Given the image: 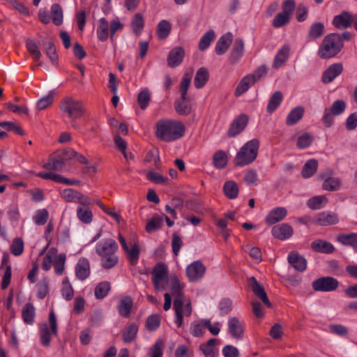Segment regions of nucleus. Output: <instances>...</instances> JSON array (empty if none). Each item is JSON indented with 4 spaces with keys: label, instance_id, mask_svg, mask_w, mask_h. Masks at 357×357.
<instances>
[{
    "label": "nucleus",
    "instance_id": "09e8293b",
    "mask_svg": "<svg viewBox=\"0 0 357 357\" xmlns=\"http://www.w3.org/2000/svg\"><path fill=\"white\" fill-rule=\"evenodd\" d=\"M171 24L167 20L160 21L157 26V34L160 39L166 38L170 33Z\"/></svg>",
    "mask_w": 357,
    "mask_h": 357
},
{
    "label": "nucleus",
    "instance_id": "20e7f679",
    "mask_svg": "<svg viewBox=\"0 0 357 357\" xmlns=\"http://www.w3.org/2000/svg\"><path fill=\"white\" fill-rule=\"evenodd\" d=\"M259 145L258 139L247 142L237 153L234 158L235 165L243 167L254 162L258 155Z\"/></svg>",
    "mask_w": 357,
    "mask_h": 357
},
{
    "label": "nucleus",
    "instance_id": "f8f14e48",
    "mask_svg": "<svg viewBox=\"0 0 357 357\" xmlns=\"http://www.w3.org/2000/svg\"><path fill=\"white\" fill-rule=\"evenodd\" d=\"M248 283L255 296L260 298L264 304L270 307L271 306V303L269 301L264 287L257 282L255 277L250 278Z\"/></svg>",
    "mask_w": 357,
    "mask_h": 357
},
{
    "label": "nucleus",
    "instance_id": "de8ad7c7",
    "mask_svg": "<svg viewBox=\"0 0 357 357\" xmlns=\"http://www.w3.org/2000/svg\"><path fill=\"white\" fill-rule=\"evenodd\" d=\"M215 34L213 30H209L204 34L199 43V49L201 51L206 50L212 41L215 39Z\"/></svg>",
    "mask_w": 357,
    "mask_h": 357
},
{
    "label": "nucleus",
    "instance_id": "9b49d317",
    "mask_svg": "<svg viewBox=\"0 0 357 357\" xmlns=\"http://www.w3.org/2000/svg\"><path fill=\"white\" fill-rule=\"evenodd\" d=\"M343 72V66L341 63H335L328 66L321 76V81L324 84L332 82Z\"/></svg>",
    "mask_w": 357,
    "mask_h": 357
},
{
    "label": "nucleus",
    "instance_id": "e2e57ef3",
    "mask_svg": "<svg viewBox=\"0 0 357 357\" xmlns=\"http://www.w3.org/2000/svg\"><path fill=\"white\" fill-rule=\"evenodd\" d=\"M346 109V103L342 100L334 101L329 109L335 116H339L342 114Z\"/></svg>",
    "mask_w": 357,
    "mask_h": 357
},
{
    "label": "nucleus",
    "instance_id": "37998d69",
    "mask_svg": "<svg viewBox=\"0 0 357 357\" xmlns=\"http://www.w3.org/2000/svg\"><path fill=\"white\" fill-rule=\"evenodd\" d=\"M313 141V135L308 132H305L298 137L296 146L299 149H305L308 148L312 144Z\"/></svg>",
    "mask_w": 357,
    "mask_h": 357
},
{
    "label": "nucleus",
    "instance_id": "0e129e2a",
    "mask_svg": "<svg viewBox=\"0 0 357 357\" xmlns=\"http://www.w3.org/2000/svg\"><path fill=\"white\" fill-rule=\"evenodd\" d=\"M291 17L281 12L278 13L273 20L272 25L275 28H280L286 24H287L290 20Z\"/></svg>",
    "mask_w": 357,
    "mask_h": 357
},
{
    "label": "nucleus",
    "instance_id": "a19ab883",
    "mask_svg": "<svg viewBox=\"0 0 357 357\" xmlns=\"http://www.w3.org/2000/svg\"><path fill=\"white\" fill-rule=\"evenodd\" d=\"M43 167L48 170L61 171L64 167V158L52 157L47 163L43 165Z\"/></svg>",
    "mask_w": 357,
    "mask_h": 357
},
{
    "label": "nucleus",
    "instance_id": "6e6d98bb",
    "mask_svg": "<svg viewBox=\"0 0 357 357\" xmlns=\"http://www.w3.org/2000/svg\"><path fill=\"white\" fill-rule=\"evenodd\" d=\"M326 202L325 196H316L307 202V206L313 210H318L324 206V203Z\"/></svg>",
    "mask_w": 357,
    "mask_h": 357
},
{
    "label": "nucleus",
    "instance_id": "7ed1b4c3",
    "mask_svg": "<svg viewBox=\"0 0 357 357\" xmlns=\"http://www.w3.org/2000/svg\"><path fill=\"white\" fill-rule=\"evenodd\" d=\"M342 50L341 41L337 33L326 35L322 40L317 52L321 59L335 57Z\"/></svg>",
    "mask_w": 357,
    "mask_h": 357
},
{
    "label": "nucleus",
    "instance_id": "2eb2a0df",
    "mask_svg": "<svg viewBox=\"0 0 357 357\" xmlns=\"http://www.w3.org/2000/svg\"><path fill=\"white\" fill-rule=\"evenodd\" d=\"M185 50L181 47H176L173 48L169 53L167 57L168 65L171 68H175L179 66L184 58Z\"/></svg>",
    "mask_w": 357,
    "mask_h": 357
},
{
    "label": "nucleus",
    "instance_id": "ddd939ff",
    "mask_svg": "<svg viewBox=\"0 0 357 357\" xmlns=\"http://www.w3.org/2000/svg\"><path fill=\"white\" fill-rule=\"evenodd\" d=\"M228 331L229 334L236 340H241L243 337V324L236 317H232L228 319Z\"/></svg>",
    "mask_w": 357,
    "mask_h": 357
},
{
    "label": "nucleus",
    "instance_id": "e433bc0d",
    "mask_svg": "<svg viewBox=\"0 0 357 357\" xmlns=\"http://www.w3.org/2000/svg\"><path fill=\"white\" fill-rule=\"evenodd\" d=\"M282 101V94L280 91H275L270 98L268 105L267 112L269 114L273 113L281 104Z\"/></svg>",
    "mask_w": 357,
    "mask_h": 357
},
{
    "label": "nucleus",
    "instance_id": "a18cd8bd",
    "mask_svg": "<svg viewBox=\"0 0 357 357\" xmlns=\"http://www.w3.org/2000/svg\"><path fill=\"white\" fill-rule=\"evenodd\" d=\"M324 32V25L322 22L313 23L308 31V38L316 40L320 38Z\"/></svg>",
    "mask_w": 357,
    "mask_h": 357
},
{
    "label": "nucleus",
    "instance_id": "473e14b6",
    "mask_svg": "<svg viewBox=\"0 0 357 357\" xmlns=\"http://www.w3.org/2000/svg\"><path fill=\"white\" fill-rule=\"evenodd\" d=\"M289 54V47L287 45L282 46L277 52L273 66L278 68L281 67L287 60Z\"/></svg>",
    "mask_w": 357,
    "mask_h": 357
},
{
    "label": "nucleus",
    "instance_id": "4468645a",
    "mask_svg": "<svg viewBox=\"0 0 357 357\" xmlns=\"http://www.w3.org/2000/svg\"><path fill=\"white\" fill-rule=\"evenodd\" d=\"M293 232L294 230L291 226L287 223H282L274 226L271 230L273 236L280 240H286L292 236Z\"/></svg>",
    "mask_w": 357,
    "mask_h": 357
},
{
    "label": "nucleus",
    "instance_id": "5fc2aeb1",
    "mask_svg": "<svg viewBox=\"0 0 357 357\" xmlns=\"http://www.w3.org/2000/svg\"><path fill=\"white\" fill-rule=\"evenodd\" d=\"M40 336L41 344L45 347L49 346L51 341V333L50 328L46 323L43 324L40 326Z\"/></svg>",
    "mask_w": 357,
    "mask_h": 357
},
{
    "label": "nucleus",
    "instance_id": "f257e3e1",
    "mask_svg": "<svg viewBox=\"0 0 357 357\" xmlns=\"http://www.w3.org/2000/svg\"><path fill=\"white\" fill-rule=\"evenodd\" d=\"M185 128L181 121L160 119L155 124V136L166 142L177 140L185 134Z\"/></svg>",
    "mask_w": 357,
    "mask_h": 357
},
{
    "label": "nucleus",
    "instance_id": "393cba45",
    "mask_svg": "<svg viewBox=\"0 0 357 357\" xmlns=\"http://www.w3.org/2000/svg\"><path fill=\"white\" fill-rule=\"evenodd\" d=\"M232 41V35L231 33H227L222 36L218 40L215 51L218 55L224 54L228 50Z\"/></svg>",
    "mask_w": 357,
    "mask_h": 357
},
{
    "label": "nucleus",
    "instance_id": "412c9836",
    "mask_svg": "<svg viewBox=\"0 0 357 357\" xmlns=\"http://www.w3.org/2000/svg\"><path fill=\"white\" fill-rule=\"evenodd\" d=\"M244 51V42L241 38L235 40L229 55L230 62L236 63L243 56Z\"/></svg>",
    "mask_w": 357,
    "mask_h": 357
},
{
    "label": "nucleus",
    "instance_id": "864d4df0",
    "mask_svg": "<svg viewBox=\"0 0 357 357\" xmlns=\"http://www.w3.org/2000/svg\"><path fill=\"white\" fill-rule=\"evenodd\" d=\"M44 50L47 56L50 59L54 62L58 59V54L56 53V47L52 40L43 43Z\"/></svg>",
    "mask_w": 357,
    "mask_h": 357
},
{
    "label": "nucleus",
    "instance_id": "6e6552de",
    "mask_svg": "<svg viewBox=\"0 0 357 357\" xmlns=\"http://www.w3.org/2000/svg\"><path fill=\"white\" fill-rule=\"evenodd\" d=\"M339 286L337 279L331 277H321L312 283V289L315 291L330 292L335 291Z\"/></svg>",
    "mask_w": 357,
    "mask_h": 357
},
{
    "label": "nucleus",
    "instance_id": "72a5a7b5",
    "mask_svg": "<svg viewBox=\"0 0 357 357\" xmlns=\"http://www.w3.org/2000/svg\"><path fill=\"white\" fill-rule=\"evenodd\" d=\"M138 331L137 325L135 323L129 324L123 331L122 339L124 342L130 343L134 341L136 338Z\"/></svg>",
    "mask_w": 357,
    "mask_h": 357
},
{
    "label": "nucleus",
    "instance_id": "6ab92c4d",
    "mask_svg": "<svg viewBox=\"0 0 357 357\" xmlns=\"http://www.w3.org/2000/svg\"><path fill=\"white\" fill-rule=\"evenodd\" d=\"M351 15L347 11H343L335 15L332 22L333 26L338 29L351 27Z\"/></svg>",
    "mask_w": 357,
    "mask_h": 357
},
{
    "label": "nucleus",
    "instance_id": "0eeeda50",
    "mask_svg": "<svg viewBox=\"0 0 357 357\" xmlns=\"http://www.w3.org/2000/svg\"><path fill=\"white\" fill-rule=\"evenodd\" d=\"M173 308L175 311V324L178 328L182 326L184 317H190L192 312L191 302L188 298L174 301Z\"/></svg>",
    "mask_w": 357,
    "mask_h": 357
},
{
    "label": "nucleus",
    "instance_id": "8fccbe9b",
    "mask_svg": "<svg viewBox=\"0 0 357 357\" xmlns=\"http://www.w3.org/2000/svg\"><path fill=\"white\" fill-rule=\"evenodd\" d=\"M79 195V192L73 188L65 189L61 192V197L67 202L77 203Z\"/></svg>",
    "mask_w": 357,
    "mask_h": 357
},
{
    "label": "nucleus",
    "instance_id": "69168bd1",
    "mask_svg": "<svg viewBox=\"0 0 357 357\" xmlns=\"http://www.w3.org/2000/svg\"><path fill=\"white\" fill-rule=\"evenodd\" d=\"M10 251L15 256H20L24 251V242L22 238H17L13 241L10 246Z\"/></svg>",
    "mask_w": 357,
    "mask_h": 357
},
{
    "label": "nucleus",
    "instance_id": "13d9d810",
    "mask_svg": "<svg viewBox=\"0 0 357 357\" xmlns=\"http://www.w3.org/2000/svg\"><path fill=\"white\" fill-rule=\"evenodd\" d=\"M49 218V213L47 209L43 208L38 210L33 217L34 223L37 225H45Z\"/></svg>",
    "mask_w": 357,
    "mask_h": 357
},
{
    "label": "nucleus",
    "instance_id": "c85d7f7f",
    "mask_svg": "<svg viewBox=\"0 0 357 357\" xmlns=\"http://www.w3.org/2000/svg\"><path fill=\"white\" fill-rule=\"evenodd\" d=\"M255 84V80L250 77L248 75L243 77L239 83L238 84L235 91L234 95L236 97H239L243 93H245L246 91H248V89L253 86Z\"/></svg>",
    "mask_w": 357,
    "mask_h": 357
},
{
    "label": "nucleus",
    "instance_id": "052dcab7",
    "mask_svg": "<svg viewBox=\"0 0 357 357\" xmlns=\"http://www.w3.org/2000/svg\"><path fill=\"white\" fill-rule=\"evenodd\" d=\"M150 100V92L147 89L142 90L138 94L137 101L142 109H145L148 107Z\"/></svg>",
    "mask_w": 357,
    "mask_h": 357
},
{
    "label": "nucleus",
    "instance_id": "338daca9",
    "mask_svg": "<svg viewBox=\"0 0 357 357\" xmlns=\"http://www.w3.org/2000/svg\"><path fill=\"white\" fill-rule=\"evenodd\" d=\"M163 342L161 340H158L151 347L149 355L150 357H162Z\"/></svg>",
    "mask_w": 357,
    "mask_h": 357
},
{
    "label": "nucleus",
    "instance_id": "c03bdc74",
    "mask_svg": "<svg viewBox=\"0 0 357 357\" xmlns=\"http://www.w3.org/2000/svg\"><path fill=\"white\" fill-rule=\"evenodd\" d=\"M144 26V21L142 14H135L131 21V27L133 33L139 36Z\"/></svg>",
    "mask_w": 357,
    "mask_h": 357
},
{
    "label": "nucleus",
    "instance_id": "4be33fe9",
    "mask_svg": "<svg viewBox=\"0 0 357 357\" xmlns=\"http://www.w3.org/2000/svg\"><path fill=\"white\" fill-rule=\"evenodd\" d=\"M339 219L336 214L328 212H322L317 216L315 222L320 226H329L335 225Z\"/></svg>",
    "mask_w": 357,
    "mask_h": 357
},
{
    "label": "nucleus",
    "instance_id": "f704fd0d",
    "mask_svg": "<svg viewBox=\"0 0 357 357\" xmlns=\"http://www.w3.org/2000/svg\"><path fill=\"white\" fill-rule=\"evenodd\" d=\"M318 168V162L315 159L307 160L304 165L301 174L303 178H310L317 172Z\"/></svg>",
    "mask_w": 357,
    "mask_h": 357
},
{
    "label": "nucleus",
    "instance_id": "1a4fd4ad",
    "mask_svg": "<svg viewBox=\"0 0 357 357\" xmlns=\"http://www.w3.org/2000/svg\"><path fill=\"white\" fill-rule=\"evenodd\" d=\"M186 275L190 282H197L206 272V267L200 261H195L188 265L185 270Z\"/></svg>",
    "mask_w": 357,
    "mask_h": 357
},
{
    "label": "nucleus",
    "instance_id": "dca6fc26",
    "mask_svg": "<svg viewBox=\"0 0 357 357\" xmlns=\"http://www.w3.org/2000/svg\"><path fill=\"white\" fill-rule=\"evenodd\" d=\"M288 262L298 272H303L306 270V259L296 252H291L289 254Z\"/></svg>",
    "mask_w": 357,
    "mask_h": 357
},
{
    "label": "nucleus",
    "instance_id": "3c124183",
    "mask_svg": "<svg viewBox=\"0 0 357 357\" xmlns=\"http://www.w3.org/2000/svg\"><path fill=\"white\" fill-rule=\"evenodd\" d=\"M340 186V180L336 177H328L323 183L322 188L325 190L335 191Z\"/></svg>",
    "mask_w": 357,
    "mask_h": 357
},
{
    "label": "nucleus",
    "instance_id": "f03ea898",
    "mask_svg": "<svg viewBox=\"0 0 357 357\" xmlns=\"http://www.w3.org/2000/svg\"><path fill=\"white\" fill-rule=\"evenodd\" d=\"M119 246L113 238H105L99 241L96 245V252L100 257L101 266L105 269L114 267L118 261L116 255Z\"/></svg>",
    "mask_w": 357,
    "mask_h": 357
},
{
    "label": "nucleus",
    "instance_id": "aec40b11",
    "mask_svg": "<svg viewBox=\"0 0 357 357\" xmlns=\"http://www.w3.org/2000/svg\"><path fill=\"white\" fill-rule=\"evenodd\" d=\"M175 110L179 115L187 116L192 112V103L188 96H181V98L175 102Z\"/></svg>",
    "mask_w": 357,
    "mask_h": 357
},
{
    "label": "nucleus",
    "instance_id": "79ce46f5",
    "mask_svg": "<svg viewBox=\"0 0 357 357\" xmlns=\"http://www.w3.org/2000/svg\"><path fill=\"white\" fill-rule=\"evenodd\" d=\"M337 241L345 245H350L357 250V234H341L337 236Z\"/></svg>",
    "mask_w": 357,
    "mask_h": 357
},
{
    "label": "nucleus",
    "instance_id": "58836bf2",
    "mask_svg": "<svg viewBox=\"0 0 357 357\" xmlns=\"http://www.w3.org/2000/svg\"><path fill=\"white\" fill-rule=\"evenodd\" d=\"M78 219L84 224H89L93 220L92 211L87 207L79 206L77 208Z\"/></svg>",
    "mask_w": 357,
    "mask_h": 357
},
{
    "label": "nucleus",
    "instance_id": "680f3d73",
    "mask_svg": "<svg viewBox=\"0 0 357 357\" xmlns=\"http://www.w3.org/2000/svg\"><path fill=\"white\" fill-rule=\"evenodd\" d=\"M66 255L60 253L54 261V267L56 274L61 275L65 268Z\"/></svg>",
    "mask_w": 357,
    "mask_h": 357
},
{
    "label": "nucleus",
    "instance_id": "b1692460",
    "mask_svg": "<svg viewBox=\"0 0 357 357\" xmlns=\"http://www.w3.org/2000/svg\"><path fill=\"white\" fill-rule=\"evenodd\" d=\"M312 249L317 252L331 254L335 250L332 243L321 239H317L311 243Z\"/></svg>",
    "mask_w": 357,
    "mask_h": 357
},
{
    "label": "nucleus",
    "instance_id": "603ef678",
    "mask_svg": "<svg viewBox=\"0 0 357 357\" xmlns=\"http://www.w3.org/2000/svg\"><path fill=\"white\" fill-rule=\"evenodd\" d=\"M110 284L108 282H102L95 288V296L98 299L104 298L110 290Z\"/></svg>",
    "mask_w": 357,
    "mask_h": 357
},
{
    "label": "nucleus",
    "instance_id": "bb28decb",
    "mask_svg": "<svg viewBox=\"0 0 357 357\" xmlns=\"http://www.w3.org/2000/svg\"><path fill=\"white\" fill-rule=\"evenodd\" d=\"M96 33L98 40L102 42L106 41L109 38V24L105 17H102L98 20Z\"/></svg>",
    "mask_w": 357,
    "mask_h": 357
},
{
    "label": "nucleus",
    "instance_id": "423d86ee",
    "mask_svg": "<svg viewBox=\"0 0 357 357\" xmlns=\"http://www.w3.org/2000/svg\"><path fill=\"white\" fill-rule=\"evenodd\" d=\"M152 282L158 291L165 290L168 282L167 266L162 262L157 263L152 271Z\"/></svg>",
    "mask_w": 357,
    "mask_h": 357
},
{
    "label": "nucleus",
    "instance_id": "c9c22d12",
    "mask_svg": "<svg viewBox=\"0 0 357 357\" xmlns=\"http://www.w3.org/2000/svg\"><path fill=\"white\" fill-rule=\"evenodd\" d=\"M163 215H155L147 222L145 229L148 233H152L159 229L163 224Z\"/></svg>",
    "mask_w": 357,
    "mask_h": 357
},
{
    "label": "nucleus",
    "instance_id": "7c9ffc66",
    "mask_svg": "<svg viewBox=\"0 0 357 357\" xmlns=\"http://www.w3.org/2000/svg\"><path fill=\"white\" fill-rule=\"evenodd\" d=\"M304 108L302 106H298L292 109L286 118V124L293 126L296 124L303 116Z\"/></svg>",
    "mask_w": 357,
    "mask_h": 357
},
{
    "label": "nucleus",
    "instance_id": "a878e982",
    "mask_svg": "<svg viewBox=\"0 0 357 357\" xmlns=\"http://www.w3.org/2000/svg\"><path fill=\"white\" fill-rule=\"evenodd\" d=\"M130 248L128 246V250H124L127 255V257L130 262L135 265L137 263L139 253H140V248L138 241L135 239L132 240L130 242Z\"/></svg>",
    "mask_w": 357,
    "mask_h": 357
},
{
    "label": "nucleus",
    "instance_id": "c756f323",
    "mask_svg": "<svg viewBox=\"0 0 357 357\" xmlns=\"http://www.w3.org/2000/svg\"><path fill=\"white\" fill-rule=\"evenodd\" d=\"M36 316V309L33 304L27 303L24 305L22 310V318L24 322L28 325H32L34 323Z\"/></svg>",
    "mask_w": 357,
    "mask_h": 357
},
{
    "label": "nucleus",
    "instance_id": "bf43d9fd",
    "mask_svg": "<svg viewBox=\"0 0 357 357\" xmlns=\"http://www.w3.org/2000/svg\"><path fill=\"white\" fill-rule=\"evenodd\" d=\"M160 324V317L158 314L150 315L146 321V327L150 331H155Z\"/></svg>",
    "mask_w": 357,
    "mask_h": 357
},
{
    "label": "nucleus",
    "instance_id": "cd10ccee",
    "mask_svg": "<svg viewBox=\"0 0 357 357\" xmlns=\"http://www.w3.org/2000/svg\"><path fill=\"white\" fill-rule=\"evenodd\" d=\"M169 282L171 294L174 297V300H181L185 298L183 296V293L182 291L183 287H181L178 277L175 275H171Z\"/></svg>",
    "mask_w": 357,
    "mask_h": 357
},
{
    "label": "nucleus",
    "instance_id": "a211bd4d",
    "mask_svg": "<svg viewBox=\"0 0 357 357\" xmlns=\"http://www.w3.org/2000/svg\"><path fill=\"white\" fill-rule=\"evenodd\" d=\"M287 214V211L284 207H276L272 209L267 216L265 221L268 225H274L278 222L282 220Z\"/></svg>",
    "mask_w": 357,
    "mask_h": 357
},
{
    "label": "nucleus",
    "instance_id": "5701e85b",
    "mask_svg": "<svg viewBox=\"0 0 357 357\" xmlns=\"http://www.w3.org/2000/svg\"><path fill=\"white\" fill-rule=\"evenodd\" d=\"M133 302L130 296H125L120 299L117 305L119 315L125 318L128 317L130 314Z\"/></svg>",
    "mask_w": 357,
    "mask_h": 357
},
{
    "label": "nucleus",
    "instance_id": "2f4dec72",
    "mask_svg": "<svg viewBox=\"0 0 357 357\" xmlns=\"http://www.w3.org/2000/svg\"><path fill=\"white\" fill-rule=\"evenodd\" d=\"M209 78V73L207 68H200L196 73L194 84L197 89H202L207 82Z\"/></svg>",
    "mask_w": 357,
    "mask_h": 357
},
{
    "label": "nucleus",
    "instance_id": "4d7b16f0",
    "mask_svg": "<svg viewBox=\"0 0 357 357\" xmlns=\"http://www.w3.org/2000/svg\"><path fill=\"white\" fill-rule=\"evenodd\" d=\"M61 293L63 297L67 301H70L73 298L74 290L67 277L63 280Z\"/></svg>",
    "mask_w": 357,
    "mask_h": 357
},
{
    "label": "nucleus",
    "instance_id": "9d476101",
    "mask_svg": "<svg viewBox=\"0 0 357 357\" xmlns=\"http://www.w3.org/2000/svg\"><path fill=\"white\" fill-rule=\"evenodd\" d=\"M248 123V117L245 114H241L237 116L231 124L229 130H228V135L229 137H236L238 134H240L245 127L247 126Z\"/></svg>",
    "mask_w": 357,
    "mask_h": 357
},
{
    "label": "nucleus",
    "instance_id": "774afa93",
    "mask_svg": "<svg viewBox=\"0 0 357 357\" xmlns=\"http://www.w3.org/2000/svg\"><path fill=\"white\" fill-rule=\"evenodd\" d=\"M54 101V96L52 93H49L46 96L40 98L36 104L37 109L38 110H43L48 107L52 104Z\"/></svg>",
    "mask_w": 357,
    "mask_h": 357
},
{
    "label": "nucleus",
    "instance_id": "4c0bfd02",
    "mask_svg": "<svg viewBox=\"0 0 357 357\" xmlns=\"http://www.w3.org/2000/svg\"><path fill=\"white\" fill-rule=\"evenodd\" d=\"M51 17L53 23L56 26H60L63 23V10L58 3H54L51 6Z\"/></svg>",
    "mask_w": 357,
    "mask_h": 357
},
{
    "label": "nucleus",
    "instance_id": "49530a36",
    "mask_svg": "<svg viewBox=\"0 0 357 357\" xmlns=\"http://www.w3.org/2000/svg\"><path fill=\"white\" fill-rule=\"evenodd\" d=\"M227 163V156L224 151L220 150L213 157V164L217 169H223Z\"/></svg>",
    "mask_w": 357,
    "mask_h": 357
},
{
    "label": "nucleus",
    "instance_id": "ea45409f",
    "mask_svg": "<svg viewBox=\"0 0 357 357\" xmlns=\"http://www.w3.org/2000/svg\"><path fill=\"white\" fill-rule=\"evenodd\" d=\"M225 195L229 199H235L238 195V188L234 181H228L225 183L223 186Z\"/></svg>",
    "mask_w": 357,
    "mask_h": 357
},
{
    "label": "nucleus",
    "instance_id": "39448f33",
    "mask_svg": "<svg viewBox=\"0 0 357 357\" xmlns=\"http://www.w3.org/2000/svg\"><path fill=\"white\" fill-rule=\"evenodd\" d=\"M60 109L72 119V126L76 127L75 119L84 116L86 108L82 101L74 99L71 97H66L60 103Z\"/></svg>",
    "mask_w": 357,
    "mask_h": 357
},
{
    "label": "nucleus",
    "instance_id": "f3484780",
    "mask_svg": "<svg viewBox=\"0 0 357 357\" xmlns=\"http://www.w3.org/2000/svg\"><path fill=\"white\" fill-rule=\"evenodd\" d=\"M90 264L87 259L81 258L75 266L76 277L80 280H86L90 275Z\"/></svg>",
    "mask_w": 357,
    "mask_h": 357
}]
</instances>
